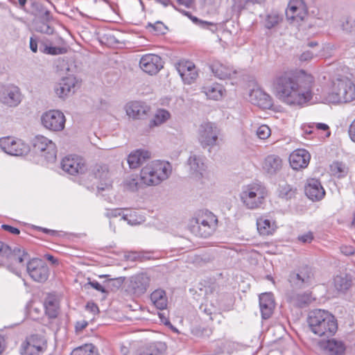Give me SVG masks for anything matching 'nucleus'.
<instances>
[{"label": "nucleus", "instance_id": "f257e3e1", "mask_svg": "<svg viewBox=\"0 0 355 355\" xmlns=\"http://www.w3.org/2000/svg\"><path fill=\"white\" fill-rule=\"evenodd\" d=\"M314 78L303 69L277 72L272 82V92L282 103L302 107L313 96Z\"/></svg>", "mask_w": 355, "mask_h": 355}, {"label": "nucleus", "instance_id": "f03ea898", "mask_svg": "<svg viewBox=\"0 0 355 355\" xmlns=\"http://www.w3.org/2000/svg\"><path fill=\"white\" fill-rule=\"evenodd\" d=\"M314 78L303 69L277 72L272 82V92L282 103L302 107L313 96Z\"/></svg>", "mask_w": 355, "mask_h": 355}, {"label": "nucleus", "instance_id": "7ed1b4c3", "mask_svg": "<svg viewBox=\"0 0 355 355\" xmlns=\"http://www.w3.org/2000/svg\"><path fill=\"white\" fill-rule=\"evenodd\" d=\"M306 322L310 331L319 337H331L338 330L336 317L324 309H316L309 311Z\"/></svg>", "mask_w": 355, "mask_h": 355}, {"label": "nucleus", "instance_id": "20e7f679", "mask_svg": "<svg viewBox=\"0 0 355 355\" xmlns=\"http://www.w3.org/2000/svg\"><path fill=\"white\" fill-rule=\"evenodd\" d=\"M355 99V85L347 77L340 76L332 81L331 92L325 100L329 103H349Z\"/></svg>", "mask_w": 355, "mask_h": 355}, {"label": "nucleus", "instance_id": "39448f33", "mask_svg": "<svg viewBox=\"0 0 355 355\" xmlns=\"http://www.w3.org/2000/svg\"><path fill=\"white\" fill-rule=\"evenodd\" d=\"M171 172V166L168 162L152 161L141 170V180L148 186L157 185L167 179Z\"/></svg>", "mask_w": 355, "mask_h": 355}, {"label": "nucleus", "instance_id": "423d86ee", "mask_svg": "<svg viewBox=\"0 0 355 355\" xmlns=\"http://www.w3.org/2000/svg\"><path fill=\"white\" fill-rule=\"evenodd\" d=\"M218 227V218L212 212L202 211L191 220L189 230L192 234L200 238H209L214 234Z\"/></svg>", "mask_w": 355, "mask_h": 355}, {"label": "nucleus", "instance_id": "0eeeda50", "mask_svg": "<svg viewBox=\"0 0 355 355\" xmlns=\"http://www.w3.org/2000/svg\"><path fill=\"white\" fill-rule=\"evenodd\" d=\"M268 195L266 187L258 183H252L243 187L240 199L243 205L249 209L259 208Z\"/></svg>", "mask_w": 355, "mask_h": 355}, {"label": "nucleus", "instance_id": "6e6552de", "mask_svg": "<svg viewBox=\"0 0 355 355\" xmlns=\"http://www.w3.org/2000/svg\"><path fill=\"white\" fill-rule=\"evenodd\" d=\"M30 260L29 254L24 249L15 247L6 253L4 257L0 259V267H6L8 270L17 276L21 275L24 268V261Z\"/></svg>", "mask_w": 355, "mask_h": 355}, {"label": "nucleus", "instance_id": "1a4fd4ad", "mask_svg": "<svg viewBox=\"0 0 355 355\" xmlns=\"http://www.w3.org/2000/svg\"><path fill=\"white\" fill-rule=\"evenodd\" d=\"M33 145L35 152L40 153L47 162L55 161L57 149L52 141L44 136L37 135L34 138Z\"/></svg>", "mask_w": 355, "mask_h": 355}, {"label": "nucleus", "instance_id": "9d476101", "mask_svg": "<svg viewBox=\"0 0 355 355\" xmlns=\"http://www.w3.org/2000/svg\"><path fill=\"white\" fill-rule=\"evenodd\" d=\"M314 273L311 267L304 265L297 270L292 271L288 276L291 284L296 288H302L309 286L313 282Z\"/></svg>", "mask_w": 355, "mask_h": 355}, {"label": "nucleus", "instance_id": "9b49d317", "mask_svg": "<svg viewBox=\"0 0 355 355\" xmlns=\"http://www.w3.org/2000/svg\"><path fill=\"white\" fill-rule=\"evenodd\" d=\"M47 349L46 339L40 335L33 334L27 338L21 346V355H42Z\"/></svg>", "mask_w": 355, "mask_h": 355}, {"label": "nucleus", "instance_id": "f8f14e48", "mask_svg": "<svg viewBox=\"0 0 355 355\" xmlns=\"http://www.w3.org/2000/svg\"><path fill=\"white\" fill-rule=\"evenodd\" d=\"M220 130L211 122L202 123L198 129V141L202 148L217 144Z\"/></svg>", "mask_w": 355, "mask_h": 355}, {"label": "nucleus", "instance_id": "ddd939ff", "mask_svg": "<svg viewBox=\"0 0 355 355\" xmlns=\"http://www.w3.org/2000/svg\"><path fill=\"white\" fill-rule=\"evenodd\" d=\"M26 271L29 277L35 282H45L49 276V268L42 259L33 258L27 261Z\"/></svg>", "mask_w": 355, "mask_h": 355}, {"label": "nucleus", "instance_id": "4468645a", "mask_svg": "<svg viewBox=\"0 0 355 355\" xmlns=\"http://www.w3.org/2000/svg\"><path fill=\"white\" fill-rule=\"evenodd\" d=\"M41 122L46 129L53 132H59L64 128L66 119L61 111L51 110L43 113L41 116Z\"/></svg>", "mask_w": 355, "mask_h": 355}, {"label": "nucleus", "instance_id": "2eb2a0df", "mask_svg": "<svg viewBox=\"0 0 355 355\" xmlns=\"http://www.w3.org/2000/svg\"><path fill=\"white\" fill-rule=\"evenodd\" d=\"M0 148L6 153L12 156H22L29 151V147L21 139L11 137L0 139Z\"/></svg>", "mask_w": 355, "mask_h": 355}, {"label": "nucleus", "instance_id": "dca6fc26", "mask_svg": "<svg viewBox=\"0 0 355 355\" xmlns=\"http://www.w3.org/2000/svg\"><path fill=\"white\" fill-rule=\"evenodd\" d=\"M21 101L19 89L14 85L0 87V102L9 107L17 106Z\"/></svg>", "mask_w": 355, "mask_h": 355}, {"label": "nucleus", "instance_id": "f3484780", "mask_svg": "<svg viewBox=\"0 0 355 355\" xmlns=\"http://www.w3.org/2000/svg\"><path fill=\"white\" fill-rule=\"evenodd\" d=\"M307 13V7L303 0H291L286 10L288 19L297 21H303Z\"/></svg>", "mask_w": 355, "mask_h": 355}, {"label": "nucleus", "instance_id": "a211bd4d", "mask_svg": "<svg viewBox=\"0 0 355 355\" xmlns=\"http://www.w3.org/2000/svg\"><path fill=\"white\" fill-rule=\"evenodd\" d=\"M139 67L146 73L155 74L163 67L162 58L155 54H146L141 58Z\"/></svg>", "mask_w": 355, "mask_h": 355}, {"label": "nucleus", "instance_id": "6ab92c4d", "mask_svg": "<svg viewBox=\"0 0 355 355\" xmlns=\"http://www.w3.org/2000/svg\"><path fill=\"white\" fill-rule=\"evenodd\" d=\"M209 69L214 76L220 80L232 79L237 73L236 70L232 65L217 60H213L210 63Z\"/></svg>", "mask_w": 355, "mask_h": 355}, {"label": "nucleus", "instance_id": "aec40b11", "mask_svg": "<svg viewBox=\"0 0 355 355\" xmlns=\"http://www.w3.org/2000/svg\"><path fill=\"white\" fill-rule=\"evenodd\" d=\"M62 169L71 175L83 173L86 166L83 160L78 157H66L61 162Z\"/></svg>", "mask_w": 355, "mask_h": 355}, {"label": "nucleus", "instance_id": "412c9836", "mask_svg": "<svg viewBox=\"0 0 355 355\" xmlns=\"http://www.w3.org/2000/svg\"><path fill=\"white\" fill-rule=\"evenodd\" d=\"M318 346L326 355H343L346 349L344 343L335 338L320 340Z\"/></svg>", "mask_w": 355, "mask_h": 355}, {"label": "nucleus", "instance_id": "4be33fe9", "mask_svg": "<svg viewBox=\"0 0 355 355\" xmlns=\"http://www.w3.org/2000/svg\"><path fill=\"white\" fill-rule=\"evenodd\" d=\"M310 159V153L306 150L299 148L290 155L289 163L293 170L299 171L308 166Z\"/></svg>", "mask_w": 355, "mask_h": 355}, {"label": "nucleus", "instance_id": "5701e85b", "mask_svg": "<svg viewBox=\"0 0 355 355\" xmlns=\"http://www.w3.org/2000/svg\"><path fill=\"white\" fill-rule=\"evenodd\" d=\"M125 112L133 119H144L150 112V107L141 101H131L125 105Z\"/></svg>", "mask_w": 355, "mask_h": 355}, {"label": "nucleus", "instance_id": "b1692460", "mask_svg": "<svg viewBox=\"0 0 355 355\" xmlns=\"http://www.w3.org/2000/svg\"><path fill=\"white\" fill-rule=\"evenodd\" d=\"M275 307V300L271 293H266L259 295V308L263 320H267L272 316Z\"/></svg>", "mask_w": 355, "mask_h": 355}, {"label": "nucleus", "instance_id": "393cba45", "mask_svg": "<svg viewBox=\"0 0 355 355\" xmlns=\"http://www.w3.org/2000/svg\"><path fill=\"white\" fill-rule=\"evenodd\" d=\"M305 193L313 201H318L323 198L325 191L320 182L313 178L308 180L305 186Z\"/></svg>", "mask_w": 355, "mask_h": 355}, {"label": "nucleus", "instance_id": "a878e982", "mask_svg": "<svg viewBox=\"0 0 355 355\" xmlns=\"http://www.w3.org/2000/svg\"><path fill=\"white\" fill-rule=\"evenodd\" d=\"M150 279L144 274H138L131 277L128 288L134 294H144L149 286Z\"/></svg>", "mask_w": 355, "mask_h": 355}, {"label": "nucleus", "instance_id": "bb28decb", "mask_svg": "<svg viewBox=\"0 0 355 355\" xmlns=\"http://www.w3.org/2000/svg\"><path fill=\"white\" fill-rule=\"evenodd\" d=\"M252 103L262 109L270 108L272 105L271 96L261 89H253L250 94Z\"/></svg>", "mask_w": 355, "mask_h": 355}, {"label": "nucleus", "instance_id": "cd10ccee", "mask_svg": "<svg viewBox=\"0 0 355 355\" xmlns=\"http://www.w3.org/2000/svg\"><path fill=\"white\" fill-rule=\"evenodd\" d=\"M76 86L75 78L72 76L62 78L54 87L55 94L60 98H64L73 93V89Z\"/></svg>", "mask_w": 355, "mask_h": 355}, {"label": "nucleus", "instance_id": "c85d7f7f", "mask_svg": "<svg viewBox=\"0 0 355 355\" xmlns=\"http://www.w3.org/2000/svg\"><path fill=\"white\" fill-rule=\"evenodd\" d=\"M166 349V346L164 343H150L139 347L135 355H160Z\"/></svg>", "mask_w": 355, "mask_h": 355}, {"label": "nucleus", "instance_id": "c756f323", "mask_svg": "<svg viewBox=\"0 0 355 355\" xmlns=\"http://www.w3.org/2000/svg\"><path fill=\"white\" fill-rule=\"evenodd\" d=\"M150 158V153L144 149H137L130 153L128 163L130 168H137Z\"/></svg>", "mask_w": 355, "mask_h": 355}, {"label": "nucleus", "instance_id": "7c9ffc66", "mask_svg": "<svg viewBox=\"0 0 355 355\" xmlns=\"http://www.w3.org/2000/svg\"><path fill=\"white\" fill-rule=\"evenodd\" d=\"M282 168V159L276 155H268L263 162V169L269 175L277 174Z\"/></svg>", "mask_w": 355, "mask_h": 355}, {"label": "nucleus", "instance_id": "2f4dec72", "mask_svg": "<svg viewBox=\"0 0 355 355\" xmlns=\"http://www.w3.org/2000/svg\"><path fill=\"white\" fill-rule=\"evenodd\" d=\"M44 307L45 314L51 319L58 317L60 312V303L58 297L53 294H48L44 299Z\"/></svg>", "mask_w": 355, "mask_h": 355}, {"label": "nucleus", "instance_id": "473e14b6", "mask_svg": "<svg viewBox=\"0 0 355 355\" xmlns=\"http://www.w3.org/2000/svg\"><path fill=\"white\" fill-rule=\"evenodd\" d=\"M187 164L190 167L191 174L198 178H200L202 176V172L205 170L203 157L196 154H191Z\"/></svg>", "mask_w": 355, "mask_h": 355}, {"label": "nucleus", "instance_id": "72a5a7b5", "mask_svg": "<svg viewBox=\"0 0 355 355\" xmlns=\"http://www.w3.org/2000/svg\"><path fill=\"white\" fill-rule=\"evenodd\" d=\"M95 178L101 182V186L98 187L99 190H105L112 186V181L110 180L108 167L105 164L96 165L94 168Z\"/></svg>", "mask_w": 355, "mask_h": 355}, {"label": "nucleus", "instance_id": "f704fd0d", "mask_svg": "<svg viewBox=\"0 0 355 355\" xmlns=\"http://www.w3.org/2000/svg\"><path fill=\"white\" fill-rule=\"evenodd\" d=\"M333 283L338 293H345L352 286V277L349 274H340L334 277Z\"/></svg>", "mask_w": 355, "mask_h": 355}, {"label": "nucleus", "instance_id": "c9c22d12", "mask_svg": "<svg viewBox=\"0 0 355 355\" xmlns=\"http://www.w3.org/2000/svg\"><path fill=\"white\" fill-rule=\"evenodd\" d=\"M31 9L33 13L40 18L42 20L46 21H50L52 20L53 17L51 14L50 10L46 8L45 4L40 1V0H35L32 1L31 3Z\"/></svg>", "mask_w": 355, "mask_h": 355}, {"label": "nucleus", "instance_id": "e433bc0d", "mask_svg": "<svg viewBox=\"0 0 355 355\" xmlns=\"http://www.w3.org/2000/svg\"><path fill=\"white\" fill-rule=\"evenodd\" d=\"M150 300L153 305L159 310L166 309L168 299L165 291L157 289L150 294Z\"/></svg>", "mask_w": 355, "mask_h": 355}, {"label": "nucleus", "instance_id": "4c0bfd02", "mask_svg": "<svg viewBox=\"0 0 355 355\" xmlns=\"http://www.w3.org/2000/svg\"><path fill=\"white\" fill-rule=\"evenodd\" d=\"M289 303L296 307L302 308L307 306L311 302V297L309 293H291L288 297Z\"/></svg>", "mask_w": 355, "mask_h": 355}, {"label": "nucleus", "instance_id": "58836bf2", "mask_svg": "<svg viewBox=\"0 0 355 355\" xmlns=\"http://www.w3.org/2000/svg\"><path fill=\"white\" fill-rule=\"evenodd\" d=\"M257 225L259 234L262 235L271 234L275 229V222L266 216H261L257 218Z\"/></svg>", "mask_w": 355, "mask_h": 355}, {"label": "nucleus", "instance_id": "ea45409f", "mask_svg": "<svg viewBox=\"0 0 355 355\" xmlns=\"http://www.w3.org/2000/svg\"><path fill=\"white\" fill-rule=\"evenodd\" d=\"M49 40L46 37L33 35L30 38V49L33 53H37L38 50L43 53L44 48L48 44Z\"/></svg>", "mask_w": 355, "mask_h": 355}, {"label": "nucleus", "instance_id": "a19ab883", "mask_svg": "<svg viewBox=\"0 0 355 355\" xmlns=\"http://www.w3.org/2000/svg\"><path fill=\"white\" fill-rule=\"evenodd\" d=\"M181 12L184 15L188 16L193 23H195L196 25L199 26L200 27H201L202 28L208 29V30L211 31L212 33H214L217 30L216 24L199 19L198 17L193 16L188 11L182 10Z\"/></svg>", "mask_w": 355, "mask_h": 355}, {"label": "nucleus", "instance_id": "79ce46f5", "mask_svg": "<svg viewBox=\"0 0 355 355\" xmlns=\"http://www.w3.org/2000/svg\"><path fill=\"white\" fill-rule=\"evenodd\" d=\"M330 171L334 176L342 178L347 175L348 168L345 164L340 162H334L330 165Z\"/></svg>", "mask_w": 355, "mask_h": 355}, {"label": "nucleus", "instance_id": "37998d69", "mask_svg": "<svg viewBox=\"0 0 355 355\" xmlns=\"http://www.w3.org/2000/svg\"><path fill=\"white\" fill-rule=\"evenodd\" d=\"M170 117V113L163 109L158 110L153 119L150 121L149 126L150 128L158 126L166 122Z\"/></svg>", "mask_w": 355, "mask_h": 355}, {"label": "nucleus", "instance_id": "c03bdc74", "mask_svg": "<svg viewBox=\"0 0 355 355\" xmlns=\"http://www.w3.org/2000/svg\"><path fill=\"white\" fill-rule=\"evenodd\" d=\"M98 350L92 343L85 344L74 349L71 355H97Z\"/></svg>", "mask_w": 355, "mask_h": 355}, {"label": "nucleus", "instance_id": "a18cd8bd", "mask_svg": "<svg viewBox=\"0 0 355 355\" xmlns=\"http://www.w3.org/2000/svg\"><path fill=\"white\" fill-rule=\"evenodd\" d=\"M296 189L291 185L285 184L279 187V196L282 198L291 199L295 196Z\"/></svg>", "mask_w": 355, "mask_h": 355}, {"label": "nucleus", "instance_id": "49530a36", "mask_svg": "<svg viewBox=\"0 0 355 355\" xmlns=\"http://www.w3.org/2000/svg\"><path fill=\"white\" fill-rule=\"evenodd\" d=\"M146 28H150V31L156 35H164L168 31L167 26L160 21H157L155 24L148 23Z\"/></svg>", "mask_w": 355, "mask_h": 355}, {"label": "nucleus", "instance_id": "de8ad7c7", "mask_svg": "<svg viewBox=\"0 0 355 355\" xmlns=\"http://www.w3.org/2000/svg\"><path fill=\"white\" fill-rule=\"evenodd\" d=\"M65 53V51L63 48L53 46V42L51 40H49L48 44L45 46L44 48L43 53L51 55H57L63 54Z\"/></svg>", "mask_w": 355, "mask_h": 355}, {"label": "nucleus", "instance_id": "09e8293b", "mask_svg": "<svg viewBox=\"0 0 355 355\" xmlns=\"http://www.w3.org/2000/svg\"><path fill=\"white\" fill-rule=\"evenodd\" d=\"M205 89V94L209 98L218 100L222 96V90L219 86L207 87Z\"/></svg>", "mask_w": 355, "mask_h": 355}, {"label": "nucleus", "instance_id": "8fccbe9b", "mask_svg": "<svg viewBox=\"0 0 355 355\" xmlns=\"http://www.w3.org/2000/svg\"><path fill=\"white\" fill-rule=\"evenodd\" d=\"M341 27L343 31L347 33L355 31V19L352 17H346L342 21Z\"/></svg>", "mask_w": 355, "mask_h": 355}, {"label": "nucleus", "instance_id": "3c124183", "mask_svg": "<svg viewBox=\"0 0 355 355\" xmlns=\"http://www.w3.org/2000/svg\"><path fill=\"white\" fill-rule=\"evenodd\" d=\"M191 68H194V64L189 61L180 62L176 65V69L180 76H185V73L191 71Z\"/></svg>", "mask_w": 355, "mask_h": 355}, {"label": "nucleus", "instance_id": "603ef678", "mask_svg": "<svg viewBox=\"0 0 355 355\" xmlns=\"http://www.w3.org/2000/svg\"><path fill=\"white\" fill-rule=\"evenodd\" d=\"M49 21H46L42 20L41 22H38L36 24L35 30L37 32L47 34V35H51L53 33V28L50 26L48 24Z\"/></svg>", "mask_w": 355, "mask_h": 355}, {"label": "nucleus", "instance_id": "864d4df0", "mask_svg": "<svg viewBox=\"0 0 355 355\" xmlns=\"http://www.w3.org/2000/svg\"><path fill=\"white\" fill-rule=\"evenodd\" d=\"M199 309L202 313L210 316L211 320H213L211 315L215 314L216 312V308L215 306H214L211 304H209L208 302H206L205 303H202Z\"/></svg>", "mask_w": 355, "mask_h": 355}, {"label": "nucleus", "instance_id": "5fc2aeb1", "mask_svg": "<svg viewBox=\"0 0 355 355\" xmlns=\"http://www.w3.org/2000/svg\"><path fill=\"white\" fill-rule=\"evenodd\" d=\"M256 133L259 139H266L270 135L271 131L268 125H261L257 128Z\"/></svg>", "mask_w": 355, "mask_h": 355}, {"label": "nucleus", "instance_id": "6e6d98bb", "mask_svg": "<svg viewBox=\"0 0 355 355\" xmlns=\"http://www.w3.org/2000/svg\"><path fill=\"white\" fill-rule=\"evenodd\" d=\"M105 283H106L107 286L111 289H118L121 286L123 280L121 277L108 279Z\"/></svg>", "mask_w": 355, "mask_h": 355}, {"label": "nucleus", "instance_id": "4d7b16f0", "mask_svg": "<svg viewBox=\"0 0 355 355\" xmlns=\"http://www.w3.org/2000/svg\"><path fill=\"white\" fill-rule=\"evenodd\" d=\"M87 286H90L94 289H95L102 293H107V291L105 288V287L96 280L89 281V282L87 284H85V286L87 287Z\"/></svg>", "mask_w": 355, "mask_h": 355}, {"label": "nucleus", "instance_id": "13d9d810", "mask_svg": "<svg viewBox=\"0 0 355 355\" xmlns=\"http://www.w3.org/2000/svg\"><path fill=\"white\" fill-rule=\"evenodd\" d=\"M138 182L135 178L128 180L125 182L126 187L132 191H137L139 189Z\"/></svg>", "mask_w": 355, "mask_h": 355}, {"label": "nucleus", "instance_id": "bf43d9fd", "mask_svg": "<svg viewBox=\"0 0 355 355\" xmlns=\"http://www.w3.org/2000/svg\"><path fill=\"white\" fill-rule=\"evenodd\" d=\"M264 0H240L239 6L245 8L250 5L262 4Z\"/></svg>", "mask_w": 355, "mask_h": 355}, {"label": "nucleus", "instance_id": "052dcab7", "mask_svg": "<svg viewBox=\"0 0 355 355\" xmlns=\"http://www.w3.org/2000/svg\"><path fill=\"white\" fill-rule=\"evenodd\" d=\"M298 240L303 243H310L313 239L312 232H309L297 237Z\"/></svg>", "mask_w": 355, "mask_h": 355}, {"label": "nucleus", "instance_id": "680f3d73", "mask_svg": "<svg viewBox=\"0 0 355 355\" xmlns=\"http://www.w3.org/2000/svg\"><path fill=\"white\" fill-rule=\"evenodd\" d=\"M197 77L198 73L196 72L195 67L191 68L189 74L187 75V77H185V83L191 84L196 79Z\"/></svg>", "mask_w": 355, "mask_h": 355}, {"label": "nucleus", "instance_id": "e2e57ef3", "mask_svg": "<svg viewBox=\"0 0 355 355\" xmlns=\"http://www.w3.org/2000/svg\"><path fill=\"white\" fill-rule=\"evenodd\" d=\"M123 218L125 220H127L128 224H130L132 225H135L139 224L142 221L141 218H139V219L134 218V215H132V214H130L129 215L123 216Z\"/></svg>", "mask_w": 355, "mask_h": 355}, {"label": "nucleus", "instance_id": "0e129e2a", "mask_svg": "<svg viewBox=\"0 0 355 355\" xmlns=\"http://www.w3.org/2000/svg\"><path fill=\"white\" fill-rule=\"evenodd\" d=\"M314 53L310 51H306L303 52L300 56V60L301 62H308L313 59Z\"/></svg>", "mask_w": 355, "mask_h": 355}, {"label": "nucleus", "instance_id": "69168bd1", "mask_svg": "<svg viewBox=\"0 0 355 355\" xmlns=\"http://www.w3.org/2000/svg\"><path fill=\"white\" fill-rule=\"evenodd\" d=\"M340 252L346 256H351L354 254L355 250L350 245H342L340 247Z\"/></svg>", "mask_w": 355, "mask_h": 355}, {"label": "nucleus", "instance_id": "338daca9", "mask_svg": "<svg viewBox=\"0 0 355 355\" xmlns=\"http://www.w3.org/2000/svg\"><path fill=\"white\" fill-rule=\"evenodd\" d=\"M1 228L3 230L7 231L12 234H15V235H17L20 233V230L18 228L10 226L9 225L3 224L1 225Z\"/></svg>", "mask_w": 355, "mask_h": 355}, {"label": "nucleus", "instance_id": "774afa93", "mask_svg": "<svg viewBox=\"0 0 355 355\" xmlns=\"http://www.w3.org/2000/svg\"><path fill=\"white\" fill-rule=\"evenodd\" d=\"M349 134L353 141H355V119L349 126Z\"/></svg>", "mask_w": 355, "mask_h": 355}]
</instances>
